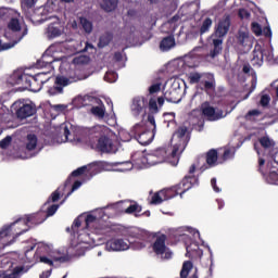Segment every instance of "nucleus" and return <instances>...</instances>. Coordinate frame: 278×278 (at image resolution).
<instances>
[{
	"label": "nucleus",
	"mask_w": 278,
	"mask_h": 278,
	"mask_svg": "<svg viewBox=\"0 0 278 278\" xmlns=\"http://www.w3.org/2000/svg\"><path fill=\"white\" fill-rule=\"evenodd\" d=\"M80 25L86 34H92V22L86 17L80 18Z\"/></svg>",
	"instance_id": "obj_36"
},
{
	"label": "nucleus",
	"mask_w": 278,
	"mask_h": 278,
	"mask_svg": "<svg viewBox=\"0 0 278 278\" xmlns=\"http://www.w3.org/2000/svg\"><path fill=\"white\" fill-rule=\"evenodd\" d=\"M152 249L156 255H164V253H165V255H166L165 257L167 260H169V257L173 255V253L166 252V251H168V248H166V235L159 236L155 239V241L152 245Z\"/></svg>",
	"instance_id": "obj_13"
},
{
	"label": "nucleus",
	"mask_w": 278,
	"mask_h": 278,
	"mask_svg": "<svg viewBox=\"0 0 278 278\" xmlns=\"http://www.w3.org/2000/svg\"><path fill=\"white\" fill-rule=\"evenodd\" d=\"M90 112L93 116H97L98 118H104L105 117V106H92L90 109Z\"/></svg>",
	"instance_id": "obj_34"
},
{
	"label": "nucleus",
	"mask_w": 278,
	"mask_h": 278,
	"mask_svg": "<svg viewBox=\"0 0 278 278\" xmlns=\"http://www.w3.org/2000/svg\"><path fill=\"white\" fill-rule=\"evenodd\" d=\"M71 84V79L65 76H56L54 79V86L48 89V94L50 97H55V94H62L64 92L65 86Z\"/></svg>",
	"instance_id": "obj_11"
},
{
	"label": "nucleus",
	"mask_w": 278,
	"mask_h": 278,
	"mask_svg": "<svg viewBox=\"0 0 278 278\" xmlns=\"http://www.w3.org/2000/svg\"><path fill=\"white\" fill-rule=\"evenodd\" d=\"M29 231V226L25 219V217H21L13 222L10 226H7L0 230V238H8V236H14L12 242L18 238V236H23V233H27Z\"/></svg>",
	"instance_id": "obj_5"
},
{
	"label": "nucleus",
	"mask_w": 278,
	"mask_h": 278,
	"mask_svg": "<svg viewBox=\"0 0 278 278\" xmlns=\"http://www.w3.org/2000/svg\"><path fill=\"white\" fill-rule=\"evenodd\" d=\"M252 31L253 34H255V36H262V26L260 25V23H252Z\"/></svg>",
	"instance_id": "obj_50"
},
{
	"label": "nucleus",
	"mask_w": 278,
	"mask_h": 278,
	"mask_svg": "<svg viewBox=\"0 0 278 278\" xmlns=\"http://www.w3.org/2000/svg\"><path fill=\"white\" fill-rule=\"evenodd\" d=\"M150 112H154V114H157L160 110L157 109V101L153 98H151L148 102Z\"/></svg>",
	"instance_id": "obj_44"
},
{
	"label": "nucleus",
	"mask_w": 278,
	"mask_h": 278,
	"mask_svg": "<svg viewBox=\"0 0 278 278\" xmlns=\"http://www.w3.org/2000/svg\"><path fill=\"white\" fill-rule=\"evenodd\" d=\"M108 251H127L129 244L124 239H111L106 242Z\"/></svg>",
	"instance_id": "obj_22"
},
{
	"label": "nucleus",
	"mask_w": 278,
	"mask_h": 278,
	"mask_svg": "<svg viewBox=\"0 0 278 278\" xmlns=\"http://www.w3.org/2000/svg\"><path fill=\"white\" fill-rule=\"evenodd\" d=\"M94 220H97V216L91 215V214L87 215L85 218V223H86L87 227H88V225L94 223Z\"/></svg>",
	"instance_id": "obj_57"
},
{
	"label": "nucleus",
	"mask_w": 278,
	"mask_h": 278,
	"mask_svg": "<svg viewBox=\"0 0 278 278\" xmlns=\"http://www.w3.org/2000/svg\"><path fill=\"white\" fill-rule=\"evenodd\" d=\"M211 186H212L214 192H220V188H218V185H216V178L211 179Z\"/></svg>",
	"instance_id": "obj_59"
},
{
	"label": "nucleus",
	"mask_w": 278,
	"mask_h": 278,
	"mask_svg": "<svg viewBox=\"0 0 278 278\" xmlns=\"http://www.w3.org/2000/svg\"><path fill=\"white\" fill-rule=\"evenodd\" d=\"M142 212V206L139 205L138 203L130 204L126 210L125 214H140Z\"/></svg>",
	"instance_id": "obj_38"
},
{
	"label": "nucleus",
	"mask_w": 278,
	"mask_h": 278,
	"mask_svg": "<svg viewBox=\"0 0 278 278\" xmlns=\"http://www.w3.org/2000/svg\"><path fill=\"white\" fill-rule=\"evenodd\" d=\"M48 36L49 38H58L59 36H62V30L54 24H50L48 26Z\"/></svg>",
	"instance_id": "obj_33"
},
{
	"label": "nucleus",
	"mask_w": 278,
	"mask_h": 278,
	"mask_svg": "<svg viewBox=\"0 0 278 278\" xmlns=\"http://www.w3.org/2000/svg\"><path fill=\"white\" fill-rule=\"evenodd\" d=\"M12 144V138L10 136H7L2 140H0V149H8Z\"/></svg>",
	"instance_id": "obj_47"
},
{
	"label": "nucleus",
	"mask_w": 278,
	"mask_h": 278,
	"mask_svg": "<svg viewBox=\"0 0 278 278\" xmlns=\"http://www.w3.org/2000/svg\"><path fill=\"white\" fill-rule=\"evenodd\" d=\"M156 129L157 126L155 125V116H153V114H149L146 122L136 124L131 128L130 136L131 138H135L139 144L147 147V144H151L153 142Z\"/></svg>",
	"instance_id": "obj_2"
},
{
	"label": "nucleus",
	"mask_w": 278,
	"mask_h": 278,
	"mask_svg": "<svg viewBox=\"0 0 278 278\" xmlns=\"http://www.w3.org/2000/svg\"><path fill=\"white\" fill-rule=\"evenodd\" d=\"M203 77V74L200 73H191L189 75V84H199L201 81V78Z\"/></svg>",
	"instance_id": "obj_43"
},
{
	"label": "nucleus",
	"mask_w": 278,
	"mask_h": 278,
	"mask_svg": "<svg viewBox=\"0 0 278 278\" xmlns=\"http://www.w3.org/2000/svg\"><path fill=\"white\" fill-rule=\"evenodd\" d=\"M161 87H162V85H160V84H154V85L150 86L149 87V93L150 94H155V92H160Z\"/></svg>",
	"instance_id": "obj_53"
},
{
	"label": "nucleus",
	"mask_w": 278,
	"mask_h": 278,
	"mask_svg": "<svg viewBox=\"0 0 278 278\" xmlns=\"http://www.w3.org/2000/svg\"><path fill=\"white\" fill-rule=\"evenodd\" d=\"M85 173H89V175H92V173H97V164L92 163L89 165H84L81 167H78L74 172H72V177H81V175H85Z\"/></svg>",
	"instance_id": "obj_23"
},
{
	"label": "nucleus",
	"mask_w": 278,
	"mask_h": 278,
	"mask_svg": "<svg viewBox=\"0 0 278 278\" xmlns=\"http://www.w3.org/2000/svg\"><path fill=\"white\" fill-rule=\"evenodd\" d=\"M153 153L159 161V164H162V162H168L169 164H173L174 159L170 148H159Z\"/></svg>",
	"instance_id": "obj_20"
},
{
	"label": "nucleus",
	"mask_w": 278,
	"mask_h": 278,
	"mask_svg": "<svg viewBox=\"0 0 278 278\" xmlns=\"http://www.w3.org/2000/svg\"><path fill=\"white\" fill-rule=\"evenodd\" d=\"M182 269L190 273V270H192V263H191L190 261H186V262L182 264Z\"/></svg>",
	"instance_id": "obj_58"
},
{
	"label": "nucleus",
	"mask_w": 278,
	"mask_h": 278,
	"mask_svg": "<svg viewBox=\"0 0 278 278\" xmlns=\"http://www.w3.org/2000/svg\"><path fill=\"white\" fill-rule=\"evenodd\" d=\"M263 33L266 38H270L273 36V30H270V27H265Z\"/></svg>",
	"instance_id": "obj_61"
},
{
	"label": "nucleus",
	"mask_w": 278,
	"mask_h": 278,
	"mask_svg": "<svg viewBox=\"0 0 278 278\" xmlns=\"http://www.w3.org/2000/svg\"><path fill=\"white\" fill-rule=\"evenodd\" d=\"M187 251V257H201L203 255V250L199 248V244L197 243H191L186 247Z\"/></svg>",
	"instance_id": "obj_24"
},
{
	"label": "nucleus",
	"mask_w": 278,
	"mask_h": 278,
	"mask_svg": "<svg viewBox=\"0 0 278 278\" xmlns=\"http://www.w3.org/2000/svg\"><path fill=\"white\" fill-rule=\"evenodd\" d=\"M147 162L152 166H155V164H160V161L156 159L154 152L147 155Z\"/></svg>",
	"instance_id": "obj_48"
},
{
	"label": "nucleus",
	"mask_w": 278,
	"mask_h": 278,
	"mask_svg": "<svg viewBox=\"0 0 278 278\" xmlns=\"http://www.w3.org/2000/svg\"><path fill=\"white\" fill-rule=\"evenodd\" d=\"M164 201H166V199H164V195L162 194V191H159V192H155L152 195L151 204L152 205H160V204L164 203Z\"/></svg>",
	"instance_id": "obj_37"
},
{
	"label": "nucleus",
	"mask_w": 278,
	"mask_h": 278,
	"mask_svg": "<svg viewBox=\"0 0 278 278\" xmlns=\"http://www.w3.org/2000/svg\"><path fill=\"white\" fill-rule=\"evenodd\" d=\"M38 0H21L22 10H31Z\"/></svg>",
	"instance_id": "obj_42"
},
{
	"label": "nucleus",
	"mask_w": 278,
	"mask_h": 278,
	"mask_svg": "<svg viewBox=\"0 0 278 278\" xmlns=\"http://www.w3.org/2000/svg\"><path fill=\"white\" fill-rule=\"evenodd\" d=\"M212 18L206 17L203 22L202 25L200 27V36H203V34H207V31H210V29H212Z\"/></svg>",
	"instance_id": "obj_35"
},
{
	"label": "nucleus",
	"mask_w": 278,
	"mask_h": 278,
	"mask_svg": "<svg viewBox=\"0 0 278 278\" xmlns=\"http://www.w3.org/2000/svg\"><path fill=\"white\" fill-rule=\"evenodd\" d=\"M30 81L31 75L25 74L23 70L13 72L10 77V84H12V86H22L25 90H29V87L31 86Z\"/></svg>",
	"instance_id": "obj_8"
},
{
	"label": "nucleus",
	"mask_w": 278,
	"mask_h": 278,
	"mask_svg": "<svg viewBox=\"0 0 278 278\" xmlns=\"http://www.w3.org/2000/svg\"><path fill=\"white\" fill-rule=\"evenodd\" d=\"M25 267L16 266L11 274L4 275L2 278H18L20 273H23Z\"/></svg>",
	"instance_id": "obj_41"
},
{
	"label": "nucleus",
	"mask_w": 278,
	"mask_h": 278,
	"mask_svg": "<svg viewBox=\"0 0 278 278\" xmlns=\"http://www.w3.org/2000/svg\"><path fill=\"white\" fill-rule=\"evenodd\" d=\"M85 140L90 144H94V142H99L102 136H105V131H103V126H93L91 128H85L83 130Z\"/></svg>",
	"instance_id": "obj_9"
},
{
	"label": "nucleus",
	"mask_w": 278,
	"mask_h": 278,
	"mask_svg": "<svg viewBox=\"0 0 278 278\" xmlns=\"http://www.w3.org/2000/svg\"><path fill=\"white\" fill-rule=\"evenodd\" d=\"M214 88V83L210 80L204 81V90H212Z\"/></svg>",
	"instance_id": "obj_60"
},
{
	"label": "nucleus",
	"mask_w": 278,
	"mask_h": 278,
	"mask_svg": "<svg viewBox=\"0 0 278 278\" xmlns=\"http://www.w3.org/2000/svg\"><path fill=\"white\" fill-rule=\"evenodd\" d=\"M16 16V11L10 8H0V24L2 21H12Z\"/></svg>",
	"instance_id": "obj_26"
},
{
	"label": "nucleus",
	"mask_w": 278,
	"mask_h": 278,
	"mask_svg": "<svg viewBox=\"0 0 278 278\" xmlns=\"http://www.w3.org/2000/svg\"><path fill=\"white\" fill-rule=\"evenodd\" d=\"M58 201H60V190L56 189L54 192H52L47 203H58Z\"/></svg>",
	"instance_id": "obj_49"
},
{
	"label": "nucleus",
	"mask_w": 278,
	"mask_h": 278,
	"mask_svg": "<svg viewBox=\"0 0 278 278\" xmlns=\"http://www.w3.org/2000/svg\"><path fill=\"white\" fill-rule=\"evenodd\" d=\"M269 103H270V96L263 94L260 100V105H262V108H266L269 105Z\"/></svg>",
	"instance_id": "obj_51"
},
{
	"label": "nucleus",
	"mask_w": 278,
	"mask_h": 278,
	"mask_svg": "<svg viewBox=\"0 0 278 278\" xmlns=\"http://www.w3.org/2000/svg\"><path fill=\"white\" fill-rule=\"evenodd\" d=\"M118 164H122L123 166H125L124 168L121 169L122 172L131 170V168H134V164L130 161H126L123 163H116V165H118Z\"/></svg>",
	"instance_id": "obj_54"
},
{
	"label": "nucleus",
	"mask_w": 278,
	"mask_h": 278,
	"mask_svg": "<svg viewBox=\"0 0 278 278\" xmlns=\"http://www.w3.org/2000/svg\"><path fill=\"white\" fill-rule=\"evenodd\" d=\"M13 110L15 111L17 118H20L21 121L29 118L34 116L36 112H38L34 102H27L25 100L15 101L13 103Z\"/></svg>",
	"instance_id": "obj_7"
},
{
	"label": "nucleus",
	"mask_w": 278,
	"mask_h": 278,
	"mask_svg": "<svg viewBox=\"0 0 278 278\" xmlns=\"http://www.w3.org/2000/svg\"><path fill=\"white\" fill-rule=\"evenodd\" d=\"M36 147H38V137L34 134L27 135V143H26L27 151H34Z\"/></svg>",
	"instance_id": "obj_31"
},
{
	"label": "nucleus",
	"mask_w": 278,
	"mask_h": 278,
	"mask_svg": "<svg viewBox=\"0 0 278 278\" xmlns=\"http://www.w3.org/2000/svg\"><path fill=\"white\" fill-rule=\"evenodd\" d=\"M264 55H266V50L262 49L260 43H256L251 58L252 66H262L264 64Z\"/></svg>",
	"instance_id": "obj_19"
},
{
	"label": "nucleus",
	"mask_w": 278,
	"mask_h": 278,
	"mask_svg": "<svg viewBox=\"0 0 278 278\" xmlns=\"http://www.w3.org/2000/svg\"><path fill=\"white\" fill-rule=\"evenodd\" d=\"M265 164H266V160L258 157V173H263L262 166H264Z\"/></svg>",
	"instance_id": "obj_63"
},
{
	"label": "nucleus",
	"mask_w": 278,
	"mask_h": 278,
	"mask_svg": "<svg viewBox=\"0 0 278 278\" xmlns=\"http://www.w3.org/2000/svg\"><path fill=\"white\" fill-rule=\"evenodd\" d=\"M188 173L189 175H186L179 184L174 186V189L179 197H184L188 190H192L194 186H199V176H194V173H197V165L192 164L189 167Z\"/></svg>",
	"instance_id": "obj_6"
},
{
	"label": "nucleus",
	"mask_w": 278,
	"mask_h": 278,
	"mask_svg": "<svg viewBox=\"0 0 278 278\" xmlns=\"http://www.w3.org/2000/svg\"><path fill=\"white\" fill-rule=\"evenodd\" d=\"M7 29L9 33L5 31L4 36L5 38H11V41L3 43V41L0 40V51H8V49L16 47V45L29 34V28L26 24L21 23V20H18L16 15L8 22Z\"/></svg>",
	"instance_id": "obj_1"
},
{
	"label": "nucleus",
	"mask_w": 278,
	"mask_h": 278,
	"mask_svg": "<svg viewBox=\"0 0 278 278\" xmlns=\"http://www.w3.org/2000/svg\"><path fill=\"white\" fill-rule=\"evenodd\" d=\"M202 114L207 118V121H220L223 118V110L214 109L210 105V102H204L202 104Z\"/></svg>",
	"instance_id": "obj_15"
},
{
	"label": "nucleus",
	"mask_w": 278,
	"mask_h": 278,
	"mask_svg": "<svg viewBox=\"0 0 278 278\" xmlns=\"http://www.w3.org/2000/svg\"><path fill=\"white\" fill-rule=\"evenodd\" d=\"M47 58H49V56H47V55H43L42 58H41V60H39L38 62H37V64H38V66H41V67H47V66H51V64H53V60H47Z\"/></svg>",
	"instance_id": "obj_45"
},
{
	"label": "nucleus",
	"mask_w": 278,
	"mask_h": 278,
	"mask_svg": "<svg viewBox=\"0 0 278 278\" xmlns=\"http://www.w3.org/2000/svg\"><path fill=\"white\" fill-rule=\"evenodd\" d=\"M237 46L244 52L251 51V48L253 47V37L249 35V33L239 31L237 36Z\"/></svg>",
	"instance_id": "obj_16"
},
{
	"label": "nucleus",
	"mask_w": 278,
	"mask_h": 278,
	"mask_svg": "<svg viewBox=\"0 0 278 278\" xmlns=\"http://www.w3.org/2000/svg\"><path fill=\"white\" fill-rule=\"evenodd\" d=\"M81 187V181L76 180L73 186H72V190L71 192L67 193V197H71V194H73V192H75V190L79 189Z\"/></svg>",
	"instance_id": "obj_55"
},
{
	"label": "nucleus",
	"mask_w": 278,
	"mask_h": 278,
	"mask_svg": "<svg viewBox=\"0 0 278 278\" xmlns=\"http://www.w3.org/2000/svg\"><path fill=\"white\" fill-rule=\"evenodd\" d=\"M96 149L100 153H116L114 141L105 135L97 141Z\"/></svg>",
	"instance_id": "obj_10"
},
{
	"label": "nucleus",
	"mask_w": 278,
	"mask_h": 278,
	"mask_svg": "<svg viewBox=\"0 0 278 278\" xmlns=\"http://www.w3.org/2000/svg\"><path fill=\"white\" fill-rule=\"evenodd\" d=\"M262 114V111L254 109L250 110L245 115V121H249L250 123H257V118H260V115Z\"/></svg>",
	"instance_id": "obj_30"
},
{
	"label": "nucleus",
	"mask_w": 278,
	"mask_h": 278,
	"mask_svg": "<svg viewBox=\"0 0 278 278\" xmlns=\"http://www.w3.org/2000/svg\"><path fill=\"white\" fill-rule=\"evenodd\" d=\"M80 227H81V219H79V217H77L76 219H74V222L72 224L73 233H77V231Z\"/></svg>",
	"instance_id": "obj_52"
},
{
	"label": "nucleus",
	"mask_w": 278,
	"mask_h": 278,
	"mask_svg": "<svg viewBox=\"0 0 278 278\" xmlns=\"http://www.w3.org/2000/svg\"><path fill=\"white\" fill-rule=\"evenodd\" d=\"M175 37L174 36H167L163 38L160 42V49L161 51H170L173 47H175Z\"/></svg>",
	"instance_id": "obj_25"
},
{
	"label": "nucleus",
	"mask_w": 278,
	"mask_h": 278,
	"mask_svg": "<svg viewBox=\"0 0 278 278\" xmlns=\"http://www.w3.org/2000/svg\"><path fill=\"white\" fill-rule=\"evenodd\" d=\"M218 151L216 149H211L206 152V164L200 167L201 173H205L207 168H214V166H218Z\"/></svg>",
	"instance_id": "obj_17"
},
{
	"label": "nucleus",
	"mask_w": 278,
	"mask_h": 278,
	"mask_svg": "<svg viewBox=\"0 0 278 278\" xmlns=\"http://www.w3.org/2000/svg\"><path fill=\"white\" fill-rule=\"evenodd\" d=\"M149 106V100L144 97H136L132 99L131 112L134 116H140V114H147V108Z\"/></svg>",
	"instance_id": "obj_14"
},
{
	"label": "nucleus",
	"mask_w": 278,
	"mask_h": 278,
	"mask_svg": "<svg viewBox=\"0 0 278 278\" xmlns=\"http://www.w3.org/2000/svg\"><path fill=\"white\" fill-rule=\"evenodd\" d=\"M173 138H177L178 143L174 144L172 149V166H177V164H179V155L184 153L188 147V142H190V132H188V127H178V129L174 132Z\"/></svg>",
	"instance_id": "obj_4"
},
{
	"label": "nucleus",
	"mask_w": 278,
	"mask_h": 278,
	"mask_svg": "<svg viewBox=\"0 0 278 278\" xmlns=\"http://www.w3.org/2000/svg\"><path fill=\"white\" fill-rule=\"evenodd\" d=\"M47 248L41 247L38 248L36 253H35V258L39 260V262H41V264H47L48 266H53V262L51 261V258L40 255V253H42Z\"/></svg>",
	"instance_id": "obj_29"
},
{
	"label": "nucleus",
	"mask_w": 278,
	"mask_h": 278,
	"mask_svg": "<svg viewBox=\"0 0 278 278\" xmlns=\"http://www.w3.org/2000/svg\"><path fill=\"white\" fill-rule=\"evenodd\" d=\"M60 210V204H52L51 206L48 207L46 218L49 216H53L55 212Z\"/></svg>",
	"instance_id": "obj_46"
},
{
	"label": "nucleus",
	"mask_w": 278,
	"mask_h": 278,
	"mask_svg": "<svg viewBox=\"0 0 278 278\" xmlns=\"http://www.w3.org/2000/svg\"><path fill=\"white\" fill-rule=\"evenodd\" d=\"M161 194L163 195V198L165 199V201H168L170 199H175V197L179 195L175 189V187H170L167 189H163L161 190Z\"/></svg>",
	"instance_id": "obj_32"
},
{
	"label": "nucleus",
	"mask_w": 278,
	"mask_h": 278,
	"mask_svg": "<svg viewBox=\"0 0 278 278\" xmlns=\"http://www.w3.org/2000/svg\"><path fill=\"white\" fill-rule=\"evenodd\" d=\"M175 94H177V91L175 90L165 92V101H167L168 103H179V99H177Z\"/></svg>",
	"instance_id": "obj_39"
},
{
	"label": "nucleus",
	"mask_w": 278,
	"mask_h": 278,
	"mask_svg": "<svg viewBox=\"0 0 278 278\" xmlns=\"http://www.w3.org/2000/svg\"><path fill=\"white\" fill-rule=\"evenodd\" d=\"M233 157V153H231L230 149H225L222 156H219L218 164H225L227 160H231Z\"/></svg>",
	"instance_id": "obj_40"
},
{
	"label": "nucleus",
	"mask_w": 278,
	"mask_h": 278,
	"mask_svg": "<svg viewBox=\"0 0 278 278\" xmlns=\"http://www.w3.org/2000/svg\"><path fill=\"white\" fill-rule=\"evenodd\" d=\"M101 8L104 12H114L118 8V0H102Z\"/></svg>",
	"instance_id": "obj_27"
},
{
	"label": "nucleus",
	"mask_w": 278,
	"mask_h": 278,
	"mask_svg": "<svg viewBox=\"0 0 278 278\" xmlns=\"http://www.w3.org/2000/svg\"><path fill=\"white\" fill-rule=\"evenodd\" d=\"M45 75L47 74L39 73L30 77V86L28 87V90H30V92H40V90H42V86H45V84H47V81L51 79H45Z\"/></svg>",
	"instance_id": "obj_18"
},
{
	"label": "nucleus",
	"mask_w": 278,
	"mask_h": 278,
	"mask_svg": "<svg viewBox=\"0 0 278 278\" xmlns=\"http://www.w3.org/2000/svg\"><path fill=\"white\" fill-rule=\"evenodd\" d=\"M188 275H190V271H188L186 269H181L180 270V277L181 278H188Z\"/></svg>",
	"instance_id": "obj_64"
},
{
	"label": "nucleus",
	"mask_w": 278,
	"mask_h": 278,
	"mask_svg": "<svg viewBox=\"0 0 278 278\" xmlns=\"http://www.w3.org/2000/svg\"><path fill=\"white\" fill-rule=\"evenodd\" d=\"M258 144H261L264 151H268V155L274 159L278 153L277 142L270 139L268 135L258 138Z\"/></svg>",
	"instance_id": "obj_12"
},
{
	"label": "nucleus",
	"mask_w": 278,
	"mask_h": 278,
	"mask_svg": "<svg viewBox=\"0 0 278 278\" xmlns=\"http://www.w3.org/2000/svg\"><path fill=\"white\" fill-rule=\"evenodd\" d=\"M238 14H239V17H241V18H250L251 17V13H249L247 11V9H240Z\"/></svg>",
	"instance_id": "obj_56"
},
{
	"label": "nucleus",
	"mask_w": 278,
	"mask_h": 278,
	"mask_svg": "<svg viewBox=\"0 0 278 278\" xmlns=\"http://www.w3.org/2000/svg\"><path fill=\"white\" fill-rule=\"evenodd\" d=\"M231 17L225 15L217 24L214 34L211 36L213 49L210 50V58L214 59L223 53V37L229 34Z\"/></svg>",
	"instance_id": "obj_3"
},
{
	"label": "nucleus",
	"mask_w": 278,
	"mask_h": 278,
	"mask_svg": "<svg viewBox=\"0 0 278 278\" xmlns=\"http://www.w3.org/2000/svg\"><path fill=\"white\" fill-rule=\"evenodd\" d=\"M113 58H114L115 62H123V53L122 52H115Z\"/></svg>",
	"instance_id": "obj_62"
},
{
	"label": "nucleus",
	"mask_w": 278,
	"mask_h": 278,
	"mask_svg": "<svg viewBox=\"0 0 278 278\" xmlns=\"http://www.w3.org/2000/svg\"><path fill=\"white\" fill-rule=\"evenodd\" d=\"M113 39H114V35H112V33L110 31L104 33L102 36H100L98 47L100 49H103L104 47H108V45H110Z\"/></svg>",
	"instance_id": "obj_28"
},
{
	"label": "nucleus",
	"mask_w": 278,
	"mask_h": 278,
	"mask_svg": "<svg viewBox=\"0 0 278 278\" xmlns=\"http://www.w3.org/2000/svg\"><path fill=\"white\" fill-rule=\"evenodd\" d=\"M24 218L26 219L28 228L36 227L38 225H42V223L47 220V214H45V212H38L33 213L30 215H26V217Z\"/></svg>",
	"instance_id": "obj_21"
}]
</instances>
